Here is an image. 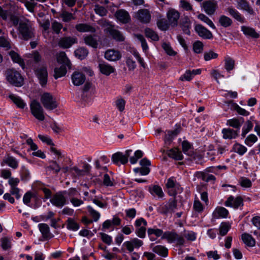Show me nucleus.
Returning <instances> with one entry per match:
<instances>
[{
  "instance_id": "50",
  "label": "nucleus",
  "mask_w": 260,
  "mask_h": 260,
  "mask_svg": "<svg viewBox=\"0 0 260 260\" xmlns=\"http://www.w3.org/2000/svg\"><path fill=\"white\" fill-rule=\"evenodd\" d=\"M62 27V24L56 20L51 23V29L56 34H59Z\"/></svg>"
},
{
  "instance_id": "26",
  "label": "nucleus",
  "mask_w": 260,
  "mask_h": 260,
  "mask_svg": "<svg viewBox=\"0 0 260 260\" xmlns=\"http://www.w3.org/2000/svg\"><path fill=\"white\" fill-rule=\"evenodd\" d=\"M57 61L61 64V66H65L68 67L69 69L71 68V63L68 58L66 54L64 52H60L57 55Z\"/></svg>"
},
{
  "instance_id": "6",
  "label": "nucleus",
  "mask_w": 260,
  "mask_h": 260,
  "mask_svg": "<svg viewBox=\"0 0 260 260\" xmlns=\"http://www.w3.org/2000/svg\"><path fill=\"white\" fill-rule=\"evenodd\" d=\"M132 150H127L125 154L122 152H118L112 155V161L117 165H119V163L122 165L126 164L128 161V158L130 156Z\"/></svg>"
},
{
  "instance_id": "4",
  "label": "nucleus",
  "mask_w": 260,
  "mask_h": 260,
  "mask_svg": "<svg viewBox=\"0 0 260 260\" xmlns=\"http://www.w3.org/2000/svg\"><path fill=\"white\" fill-rule=\"evenodd\" d=\"M36 76L42 86L46 85L48 80V72L47 67L45 64H41L34 69Z\"/></svg>"
},
{
  "instance_id": "15",
  "label": "nucleus",
  "mask_w": 260,
  "mask_h": 260,
  "mask_svg": "<svg viewBox=\"0 0 260 260\" xmlns=\"http://www.w3.org/2000/svg\"><path fill=\"white\" fill-rule=\"evenodd\" d=\"M105 58L110 61H116L121 58L120 51L114 49H109L105 52Z\"/></svg>"
},
{
  "instance_id": "28",
  "label": "nucleus",
  "mask_w": 260,
  "mask_h": 260,
  "mask_svg": "<svg viewBox=\"0 0 260 260\" xmlns=\"http://www.w3.org/2000/svg\"><path fill=\"white\" fill-rule=\"evenodd\" d=\"M179 132L180 131L178 128H176L173 131H167V134L166 135L165 138L164 139L165 144L166 145H169L174 138L176 137L179 133Z\"/></svg>"
},
{
  "instance_id": "3",
  "label": "nucleus",
  "mask_w": 260,
  "mask_h": 260,
  "mask_svg": "<svg viewBox=\"0 0 260 260\" xmlns=\"http://www.w3.org/2000/svg\"><path fill=\"white\" fill-rule=\"evenodd\" d=\"M19 31L25 40H28L34 37V29L28 20L21 21L19 23Z\"/></svg>"
},
{
  "instance_id": "55",
  "label": "nucleus",
  "mask_w": 260,
  "mask_h": 260,
  "mask_svg": "<svg viewBox=\"0 0 260 260\" xmlns=\"http://www.w3.org/2000/svg\"><path fill=\"white\" fill-rule=\"evenodd\" d=\"M217 57L218 54L211 50L209 51V52H205L204 56V59L206 61L210 60L211 59L216 58Z\"/></svg>"
},
{
  "instance_id": "37",
  "label": "nucleus",
  "mask_w": 260,
  "mask_h": 260,
  "mask_svg": "<svg viewBox=\"0 0 260 260\" xmlns=\"http://www.w3.org/2000/svg\"><path fill=\"white\" fill-rule=\"evenodd\" d=\"M149 191L153 196H156L159 198L164 197V194L162 189L158 185H153L152 187H150Z\"/></svg>"
},
{
  "instance_id": "31",
  "label": "nucleus",
  "mask_w": 260,
  "mask_h": 260,
  "mask_svg": "<svg viewBox=\"0 0 260 260\" xmlns=\"http://www.w3.org/2000/svg\"><path fill=\"white\" fill-rule=\"evenodd\" d=\"M168 155L176 160H182L183 159V155L180 151L177 148H174L169 150L167 152Z\"/></svg>"
},
{
  "instance_id": "1",
  "label": "nucleus",
  "mask_w": 260,
  "mask_h": 260,
  "mask_svg": "<svg viewBox=\"0 0 260 260\" xmlns=\"http://www.w3.org/2000/svg\"><path fill=\"white\" fill-rule=\"evenodd\" d=\"M7 81L16 87H20L24 84V79L20 73L14 69H8L5 73Z\"/></svg>"
},
{
  "instance_id": "12",
  "label": "nucleus",
  "mask_w": 260,
  "mask_h": 260,
  "mask_svg": "<svg viewBox=\"0 0 260 260\" xmlns=\"http://www.w3.org/2000/svg\"><path fill=\"white\" fill-rule=\"evenodd\" d=\"M77 43V39L75 37H65L59 39L58 45L62 48H69L74 44Z\"/></svg>"
},
{
  "instance_id": "8",
  "label": "nucleus",
  "mask_w": 260,
  "mask_h": 260,
  "mask_svg": "<svg viewBox=\"0 0 260 260\" xmlns=\"http://www.w3.org/2000/svg\"><path fill=\"white\" fill-rule=\"evenodd\" d=\"M167 17L170 26L174 27L178 25L180 14L177 10L170 9L167 12Z\"/></svg>"
},
{
  "instance_id": "14",
  "label": "nucleus",
  "mask_w": 260,
  "mask_h": 260,
  "mask_svg": "<svg viewBox=\"0 0 260 260\" xmlns=\"http://www.w3.org/2000/svg\"><path fill=\"white\" fill-rule=\"evenodd\" d=\"M226 207H231L237 209L240 206L243 205V199L241 197L234 198L233 196L229 197L224 203Z\"/></svg>"
},
{
  "instance_id": "51",
  "label": "nucleus",
  "mask_w": 260,
  "mask_h": 260,
  "mask_svg": "<svg viewBox=\"0 0 260 260\" xmlns=\"http://www.w3.org/2000/svg\"><path fill=\"white\" fill-rule=\"evenodd\" d=\"M60 17L62 18V21L64 22H69L71 20L75 19L72 13L68 12L66 11H63L60 14Z\"/></svg>"
},
{
  "instance_id": "20",
  "label": "nucleus",
  "mask_w": 260,
  "mask_h": 260,
  "mask_svg": "<svg viewBox=\"0 0 260 260\" xmlns=\"http://www.w3.org/2000/svg\"><path fill=\"white\" fill-rule=\"evenodd\" d=\"M115 16L117 19L123 23H128L131 20L128 13L123 9H120L116 11Z\"/></svg>"
},
{
  "instance_id": "25",
  "label": "nucleus",
  "mask_w": 260,
  "mask_h": 260,
  "mask_svg": "<svg viewBox=\"0 0 260 260\" xmlns=\"http://www.w3.org/2000/svg\"><path fill=\"white\" fill-rule=\"evenodd\" d=\"M84 43L88 46L93 48H96L98 46V42L95 38V36L91 35H86L83 37Z\"/></svg>"
},
{
  "instance_id": "7",
  "label": "nucleus",
  "mask_w": 260,
  "mask_h": 260,
  "mask_svg": "<svg viewBox=\"0 0 260 260\" xmlns=\"http://www.w3.org/2000/svg\"><path fill=\"white\" fill-rule=\"evenodd\" d=\"M51 203L58 208H62L66 204L67 199L62 191L56 192L50 200Z\"/></svg>"
},
{
  "instance_id": "17",
  "label": "nucleus",
  "mask_w": 260,
  "mask_h": 260,
  "mask_svg": "<svg viewBox=\"0 0 260 260\" xmlns=\"http://www.w3.org/2000/svg\"><path fill=\"white\" fill-rule=\"evenodd\" d=\"M1 166L8 165L13 169H16L18 167V160L9 154H7L1 162Z\"/></svg>"
},
{
  "instance_id": "61",
  "label": "nucleus",
  "mask_w": 260,
  "mask_h": 260,
  "mask_svg": "<svg viewBox=\"0 0 260 260\" xmlns=\"http://www.w3.org/2000/svg\"><path fill=\"white\" fill-rule=\"evenodd\" d=\"M143 152L141 150H137L135 153V156L130 157V162L132 164H134L137 162L138 159L141 158L143 156Z\"/></svg>"
},
{
  "instance_id": "48",
  "label": "nucleus",
  "mask_w": 260,
  "mask_h": 260,
  "mask_svg": "<svg viewBox=\"0 0 260 260\" xmlns=\"http://www.w3.org/2000/svg\"><path fill=\"white\" fill-rule=\"evenodd\" d=\"M67 227L68 229L72 231H77L79 229V225L73 219L69 218L67 220Z\"/></svg>"
},
{
  "instance_id": "10",
  "label": "nucleus",
  "mask_w": 260,
  "mask_h": 260,
  "mask_svg": "<svg viewBox=\"0 0 260 260\" xmlns=\"http://www.w3.org/2000/svg\"><path fill=\"white\" fill-rule=\"evenodd\" d=\"M104 24L108 26L107 31L114 40L119 42L124 40V37L123 35L119 30L114 29L110 22L105 21Z\"/></svg>"
},
{
  "instance_id": "30",
  "label": "nucleus",
  "mask_w": 260,
  "mask_h": 260,
  "mask_svg": "<svg viewBox=\"0 0 260 260\" xmlns=\"http://www.w3.org/2000/svg\"><path fill=\"white\" fill-rule=\"evenodd\" d=\"M243 242L249 247H253L255 245V241L252 236L247 233H244L241 236Z\"/></svg>"
},
{
  "instance_id": "42",
  "label": "nucleus",
  "mask_w": 260,
  "mask_h": 260,
  "mask_svg": "<svg viewBox=\"0 0 260 260\" xmlns=\"http://www.w3.org/2000/svg\"><path fill=\"white\" fill-rule=\"evenodd\" d=\"M233 150L240 155H243L247 151V148L239 143H236L233 146Z\"/></svg>"
},
{
  "instance_id": "54",
  "label": "nucleus",
  "mask_w": 260,
  "mask_h": 260,
  "mask_svg": "<svg viewBox=\"0 0 260 260\" xmlns=\"http://www.w3.org/2000/svg\"><path fill=\"white\" fill-rule=\"evenodd\" d=\"M252 127L253 124L250 121H246L245 125L242 128V136L245 137L246 135L252 129Z\"/></svg>"
},
{
  "instance_id": "52",
  "label": "nucleus",
  "mask_w": 260,
  "mask_h": 260,
  "mask_svg": "<svg viewBox=\"0 0 260 260\" xmlns=\"http://www.w3.org/2000/svg\"><path fill=\"white\" fill-rule=\"evenodd\" d=\"M203 47V44L200 41H197L193 44V50L196 53H200L202 52Z\"/></svg>"
},
{
  "instance_id": "32",
  "label": "nucleus",
  "mask_w": 260,
  "mask_h": 260,
  "mask_svg": "<svg viewBox=\"0 0 260 260\" xmlns=\"http://www.w3.org/2000/svg\"><path fill=\"white\" fill-rule=\"evenodd\" d=\"M241 30L244 34L247 36L253 38H258L259 37V35L251 27L243 26L241 27Z\"/></svg>"
},
{
  "instance_id": "21",
  "label": "nucleus",
  "mask_w": 260,
  "mask_h": 260,
  "mask_svg": "<svg viewBox=\"0 0 260 260\" xmlns=\"http://www.w3.org/2000/svg\"><path fill=\"white\" fill-rule=\"evenodd\" d=\"M180 25L184 33L189 36L190 35L191 22L188 17H184L181 19Z\"/></svg>"
},
{
  "instance_id": "49",
  "label": "nucleus",
  "mask_w": 260,
  "mask_h": 260,
  "mask_svg": "<svg viewBox=\"0 0 260 260\" xmlns=\"http://www.w3.org/2000/svg\"><path fill=\"white\" fill-rule=\"evenodd\" d=\"M170 25L168 21L165 19H160L157 22V27L161 30L168 29Z\"/></svg>"
},
{
  "instance_id": "64",
  "label": "nucleus",
  "mask_w": 260,
  "mask_h": 260,
  "mask_svg": "<svg viewBox=\"0 0 260 260\" xmlns=\"http://www.w3.org/2000/svg\"><path fill=\"white\" fill-rule=\"evenodd\" d=\"M228 124L234 128H240L241 124L239 120L236 118H233L228 120Z\"/></svg>"
},
{
  "instance_id": "2",
  "label": "nucleus",
  "mask_w": 260,
  "mask_h": 260,
  "mask_svg": "<svg viewBox=\"0 0 260 260\" xmlns=\"http://www.w3.org/2000/svg\"><path fill=\"white\" fill-rule=\"evenodd\" d=\"M40 100L44 107L47 110H52L58 107L56 98L50 93H43L41 96Z\"/></svg>"
},
{
  "instance_id": "9",
  "label": "nucleus",
  "mask_w": 260,
  "mask_h": 260,
  "mask_svg": "<svg viewBox=\"0 0 260 260\" xmlns=\"http://www.w3.org/2000/svg\"><path fill=\"white\" fill-rule=\"evenodd\" d=\"M136 18L143 23H148L151 20V14L147 9L139 10L135 15Z\"/></svg>"
},
{
  "instance_id": "18",
  "label": "nucleus",
  "mask_w": 260,
  "mask_h": 260,
  "mask_svg": "<svg viewBox=\"0 0 260 260\" xmlns=\"http://www.w3.org/2000/svg\"><path fill=\"white\" fill-rule=\"evenodd\" d=\"M99 68L101 73L106 76H109L115 71L113 66L104 61L99 62Z\"/></svg>"
},
{
  "instance_id": "38",
  "label": "nucleus",
  "mask_w": 260,
  "mask_h": 260,
  "mask_svg": "<svg viewBox=\"0 0 260 260\" xmlns=\"http://www.w3.org/2000/svg\"><path fill=\"white\" fill-rule=\"evenodd\" d=\"M177 236V233L175 232H165L161 239H166L169 243H173L175 242V237Z\"/></svg>"
},
{
  "instance_id": "39",
  "label": "nucleus",
  "mask_w": 260,
  "mask_h": 260,
  "mask_svg": "<svg viewBox=\"0 0 260 260\" xmlns=\"http://www.w3.org/2000/svg\"><path fill=\"white\" fill-rule=\"evenodd\" d=\"M9 54L14 62L19 63L21 66L24 65L23 60L17 52L11 50L9 52Z\"/></svg>"
},
{
  "instance_id": "43",
  "label": "nucleus",
  "mask_w": 260,
  "mask_h": 260,
  "mask_svg": "<svg viewBox=\"0 0 260 260\" xmlns=\"http://www.w3.org/2000/svg\"><path fill=\"white\" fill-rule=\"evenodd\" d=\"M198 18L200 19L201 21L206 23L208 24L211 28L213 29H216V27L212 20L208 17L207 16L204 15V14H200L198 15Z\"/></svg>"
},
{
  "instance_id": "34",
  "label": "nucleus",
  "mask_w": 260,
  "mask_h": 260,
  "mask_svg": "<svg viewBox=\"0 0 260 260\" xmlns=\"http://www.w3.org/2000/svg\"><path fill=\"white\" fill-rule=\"evenodd\" d=\"M219 24L222 27H228L232 24V20L225 15H221L218 19Z\"/></svg>"
},
{
  "instance_id": "44",
  "label": "nucleus",
  "mask_w": 260,
  "mask_h": 260,
  "mask_svg": "<svg viewBox=\"0 0 260 260\" xmlns=\"http://www.w3.org/2000/svg\"><path fill=\"white\" fill-rule=\"evenodd\" d=\"M88 212L89 213V215L93 218V221L96 222L97 221L100 217V213L94 210L91 206H88L87 207Z\"/></svg>"
},
{
  "instance_id": "47",
  "label": "nucleus",
  "mask_w": 260,
  "mask_h": 260,
  "mask_svg": "<svg viewBox=\"0 0 260 260\" xmlns=\"http://www.w3.org/2000/svg\"><path fill=\"white\" fill-rule=\"evenodd\" d=\"M145 34L147 37L150 38L154 41H157L159 40V37L157 34L149 28L145 29Z\"/></svg>"
},
{
  "instance_id": "29",
  "label": "nucleus",
  "mask_w": 260,
  "mask_h": 260,
  "mask_svg": "<svg viewBox=\"0 0 260 260\" xmlns=\"http://www.w3.org/2000/svg\"><path fill=\"white\" fill-rule=\"evenodd\" d=\"M227 12L230 15L234 18L236 20L243 23L244 22V18L242 17L240 13L235 8L232 7H230L227 8Z\"/></svg>"
},
{
  "instance_id": "16",
  "label": "nucleus",
  "mask_w": 260,
  "mask_h": 260,
  "mask_svg": "<svg viewBox=\"0 0 260 260\" xmlns=\"http://www.w3.org/2000/svg\"><path fill=\"white\" fill-rule=\"evenodd\" d=\"M143 242L142 240L138 238H134L128 241H126L123 243V245L126 248L129 252H132L134 248H138L142 246Z\"/></svg>"
},
{
  "instance_id": "22",
  "label": "nucleus",
  "mask_w": 260,
  "mask_h": 260,
  "mask_svg": "<svg viewBox=\"0 0 260 260\" xmlns=\"http://www.w3.org/2000/svg\"><path fill=\"white\" fill-rule=\"evenodd\" d=\"M229 214V211L225 208L217 207L212 213V217L214 219L219 218H226Z\"/></svg>"
},
{
  "instance_id": "53",
  "label": "nucleus",
  "mask_w": 260,
  "mask_h": 260,
  "mask_svg": "<svg viewBox=\"0 0 260 260\" xmlns=\"http://www.w3.org/2000/svg\"><path fill=\"white\" fill-rule=\"evenodd\" d=\"M32 198H36L34 193L31 191L27 192L23 196V202L24 204L29 206V203L30 202L31 199Z\"/></svg>"
},
{
  "instance_id": "24",
  "label": "nucleus",
  "mask_w": 260,
  "mask_h": 260,
  "mask_svg": "<svg viewBox=\"0 0 260 260\" xmlns=\"http://www.w3.org/2000/svg\"><path fill=\"white\" fill-rule=\"evenodd\" d=\"M238 8L246 11L251 15L254 14V11L246 0H236Z\"/></svg>"
},
{
  "instance_id": "46",
  "label": "nucleus",
  "mask_w": 260,
  "mask_h": 260,
  "mask_svg": "<svg viewBox=\"0 0 260 260\" xmlns=\"http://www.w3.org/2000/svg\"><path fill=\"white\" fill-rule=\"evenodd\" d=\"M231 225L228 222H223L221 223L219 227V234L222 236H225L229 231Z\"/></svg>"
},
{
  "instance_id": "19",
  "label": "nucleus",
  "mask_w": 260,
  "mask_h": 260,
  "mask_svg": "<svg viewBox=\"0 0 260 260\" xmlns=\"http://www.w3.org/2000/svg\"><path fill=\"white\" fill-rule=\"evenodd\" d=\"M72 81L75 86H80L83 84L85 81V76L79 71H75L72 75Z\"/></svg>"
},
{
  "instance_id": "58",
  "label": "nucleus",
  "mask_w": 260,
  "mask_h": 260,
  "mask_svg": "<svg viewBox=\"0 0 260 260\" xmlns=\"http://www.w3.org/2000/svg\"><path fill=\"white\" fill-rule=\"evenodd\" d=\"M162 47L165 50L166 53H167V54H168L169 55L173 56L175 55L176 54V53L172 49L171 46L168 44L164 43L162 44Z\"/></svg>"
},
{
  "instance_id": "33",
  "label": "nucleus",
  "mask_w": 260,
  "mask_h": 260,
  "mask_svg": "<svg viewBox=\"0 0 260 260\" xmlns=\"http://www.w3.org/2000/svg\"><path fill=\"white\" fill-rule=\"evenodd\" d=\"M222 133L223 134V138L225 139H234L238 135L236 131L230 128H224L222 129Z\"/></svg>"
},
{
  "instance_id": "59",
  "label": "nucleus",
  "mask_w": 260,
  "mask_h": 260,
  "mask_svg": "<svg viewBox=\"0 0 260 260\" xmlns=\"http://www.w3.org/2000/svg\"><path fill=\"white\" fill-rule=\"evenodd\" d=\"M135 37L137 38L138 40H139L141 42V46L143 50L146 51L148 49V47L144 37L140 34L136 35Z\"/></svg>"
},
{
  "instance_id": "63",
  "label": "nucleus",
  "mask_w": 260,
  "mask_h": 260,
  "mask_svg": "<svg viewBox=\"0 0 260 260\" xmlns=\"http://www.w3.org/2000/svg\"><path fill=\"white\" fill-rule=\"evenodd\" d=\"M180 7L186 11H191L192 10V7L191 4L187 1L185 0H180Z\"/></svg>"
},
{
  "instance_id": "5",
  "label": "nucleus",
  "mask_w": 260,
  "mask_h": 260,
  "mask_svg": "<svg viewBox=\"0 0 260 260\" xmlns=\"http://www.w3.org/2000/svg\"><path fill=\"white\" fill-rule=\"evenodd\" d=\"M31 113L38 120L43 121L45 119L44 110L40 103L37 100H32L30 104Z\"/></svg>"
},
{
  "instance_id": "27",
  "label": "nucleus",
  "mask_w": 260,
  "mask_h": 260,
  "mask_svg": "<svg viewBox=\"0 0 260 260\" xmlns=\"http://www.w3.org/2000/svg\"><path fill=\"white\" fill-rule=\"evenodd\" d=\"M38 226L42 235V237L44 239H49L52 237L51 234L50 232L49 227L47 224L40 223Z\"/></svg>"
},
{
  "instance_id": "45",
  "label": "nucleus",
  "mask_w": 260,
  "mask_h": 260,
  "mask_svg": "<svg viewBox=\"0 0 260 260\" xmlns=\"http://www.w3.org/2000/svg\"><path fill=\"white\" fill-rule=\"evenodd\" d=\"M225 61V69L228 71H230L234 68L235 61L231 57L227 56L224 59Z\"/></svg>"
},
{
  "instance_id": "56",
  "label": "nucleus",
  "mask_w": 260,
  "mask_h": 260,
  "mask_svg": "<svg viewBox=\"0 0 260 260\" xmlns=\"http://www.w3.org/2000/svg\"><path fill=\"white\" fill-rule=\"evenodd\" d=\"M257 140L256 136L253 134L249 135L245 140V144L248 146H251Z\"/></svg>"
},
{
  "instance_id": "11",
  "label": "nucleus",
  "mask_w": 260,
  "mask_h": 260,
  "mask_svg": "<svg viewBox=\"0 0 260 260\" xmlns=\"http://www.w3.org/2000/svg\"><path fill=\"white\" fill-rule=\"evenodd\" d=\"M202 7L206 14L209 15H212L216 11L217 4L213 0H209L203 3Z\"/></svg>"
},
{
  "instance_id": "62",
  "label": "nucleus",
  "mask_w": 260,
  "mask_h": 260,
  "mask_svg": "<svg viewBox=\"0 0 260 260\" xmlns=\"http://www.w3.org/2000/svg\"><path fill=\"white\" fill-rule=\"evenodd\" d=\"M113 179H111L108 174L104 175L103 184L106 186H112L114 185Z\"/></svg>"
},
{
  "instance_id": "40",
  "label": "nucleus",
  "mask_w": 260,
  "mask_h": 260,
  "mask_svg": "<svg viewBox=\"0 0 260 260\" xmlns=\"http://www.w3.org/2000/svg\"><path fill=\"white\" fill-rule=\"evenodd\" d=\"M88 54L87 49L84 47H80L75 51V56L80 59L85 58Z\"/></svg>"
},
{
  "instance_id": "60",
  "label": "nucleus",
  "mask_w": 260,
  "mask_h": 260,
  "mask_svg": "<svg viewBox=\"0 0 260 260\" xmlns=\"http://www.w3.org/2000/svg\"><path fill=\"white\" fill-rule=\"evenodd\" d=\"M94 11L96 14L104 16L106 15L107 13V10L103 7L96 5L95 6Z\"/></svg>"
},
{
  "instance_id": "13",
  "label": "nucleus",
  "mask_w": 260,
  "mask_h": 260,
  "mask_svg": "<svg viewBox=\"0 0 260 260\" xmlns=\"http://www.w3.org/2000/svg\"><path fill=\"white\" fill-rule=\"evenodd\" d=\"M198 35L204 39H211L213 38L212 32L201 24H197L194 27Z\"/></svg>"
},
{
  "instance_id": "35",
  "label": "nucleus",
  "mask_w": 260,
  "mask_h": 260,
  "mask_svg": "<svg viewBox=\"0 0 260 260\" xmlns=\"http://www.w3.org/2000/svg\"><path fill=\"white\" fill-rule=\"evenodd\" d=\"M154 252L163 256L166 257L168 255V249L162 245H156L152 247Z\"/></svg>"
},
{
  "instance_id": "23",
  "label": "nucleus",
  "mask_w": 260,
  "mask_h": 260,
  "mask_svg": "<svg viewBox=\"0 0 260 260\" xmlns=\"http://www.w3.org/2000/svg\"><path fill=\"white\" fill-rule=\"evenodd\" d=\"M76 29L80 32H90L94 33L96 31V29L92 26L87 23H79L75 26Z\"/></svg>"
},
{
  "instance_id": "57",
  "label": "nucleus",
  "mask_w": 260,
  "mask_h": 260,
  "mask_svg": "<svg viewBox=\"0 0 260 260\" xmlns=\"http://www.w3.org/2000/svg\"><path fill=\"white\" fill-rule=\"evenodd\" d=\"M239 183L243 187H250L252 185V182L250 180L246 177H241L240 179Z\"/></svg>"
},
{
  "instance_id": "41",
  "label": "nucleus",
  "mask_w": 260,
  "mask_h": 260,
  "mask_svg": "<svg viewBox=\"0 0 260 260\" xmlns=\"http://www.w3.org/2000/svg\"><path fill=\"white\" fill-rule=\"evenodd\" d=\"M9 98L20 108L23 109L26 106L23 101L19 96L11 94L9 95Z\"/></svg>"
},
{
  "instance_id": "36",
  "label": "nucleus",
  "mask_w": 260,
  "mask_h": 260,
  "mask_svg": "<svg viewBox=\"0 0 260 260\" xmlns=\"http://www.w3.org/2000/svg\"><path fill=\"white\" fill-rule=\"evenodd\" d=\"M67 67L65 66H61L59 68H55L54 70V77L57 79L64 76L67 73Z\"/></svg>"
}]
</instances>
